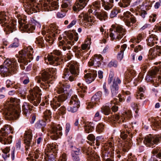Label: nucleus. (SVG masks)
Instances as JSON below:
<instances>
[{
    "label": "nucleus",
    "instance_id": "nucleus-1",
    "mask_svg": "<svg viewBox=\"0 0 161 161\" xmlns=\"http://www.w3.org/2000/svg\"><path fill=\"white\" fill-rule=\"evenodd\" d=\"M26 10L30 11L31 13L40 11V8H43L45 11H49L57 9L58 8V3L56 1H53L51 3V6L48 3H44L42 4L36 3L35 0H27L24 4Z\"/></svg>",
    "mask_w": 161,
    "mask_h": 161
},
{
    "label": "nucleus",
    "instance_id": "nucleus-2",
    "mask_svg": "<svg viewBox=\"0 0 161 161\" xmlns=\"http://www.w3.org/2000/svg\"><path fill=\"white\" fill-rule=\"evenodd\" d=\"M16 99L11 98L9 101H8L2 109L1 112H3L5 114V118L8 120L17 119L20 115L21 112L20 107L18 104H15Z\"/></svg>",
    "mask_w": 161,
    "mask_h": 161
},
{
    "label": "nucleus",
    "instance_id": "nucleus-3",
    "mask_svg": "<svg viewBox=\"0 0 161 161\" xmlns=\"http://www.w3.org/2000/svg\"><path fill=\"white\" fill-rule=\"evenodd\" d=\"M34 51L31 46L27 47L24 50H22L19 52V58L18 59V62L21 63L20 66L22 70L25 69L27 71H29L31 69V64L27 65L28 62H30L33 59Z\"/></svg>",
    "mask_w": 161,
    "mask_h": 161
},
{
    "label": "nucleus",
    "instance_id": "nucleus-4",
    "mask_svg": "<svg viewBox=\"0 0 161 161\" xmlns=\"http://www.w3.org/2000/svg\"><path fill=\"white\" fill-rule=\"evenodd\" d=\"M18 64L15 58L7 59L3 65L0 66L1 76L5 77L10 76L17 69Z\"/></svg>",
    "mask_w": 161,
    "mask_h": 161
},
{
    "label": "nucleus",
    "instance_id": "nucleus-5",
    "mask_svg": "<svg viewBox=\"0 0 161 161\" xmlns=\"http://www.w3.org/2000/svg\"><path fill=\"white\" fill-rule=\"evenodd\" d=\"M17 9L15 8V15L18 19V22L19 25V29L21 31L28 33L32 32L35 29V25L40 28L41 26L40 24L36 22H32L31 24H28L26 20V18H24L23 15L21 14L17 10Z\"/></svg>",
    "mask_w": 161,
    "mask_h": 161
},
{
    "label": "nucleus",
    "instance_id": "nucleus-6",
    "mask_svg": "<svg viewBox=\"0 0 161 161\" xmlns=\"http://www.w3.org/2000/svg\"><path fill=\"white\" fill-rule=\"evenodd\" d=\"M67 66L68 68H65L64 71L62 78L65 80H69L70 81H74L78 74L76 69H78V64L75 61H71L69 63Z\"/></svg>",
    "mask_w": 161,
    "mask_h": 161
},
{
    "label": "nucleus",
    "instance_id": "nucleus-7",
    "mask_svg": "<svg viewBox=\"0 0 161 161\" xmlns=\"http://www.w3.org/2000/svg\"><path fill=\"white\" fill-rule=\"evenodd\" d=\"M114 142H109L104 145L102 148V157L105 161H114Z\"/></svg>",
    "mask_w": 161,
    "mask_h": 161
},
{
    "label": "nucleus",
    "instance_id": "nucleus-8",
    "mask_svg": "<svg viewBox=\"0 0 161 161\" xmlns=\"http://www.w3.org/2000/svg\"><path fill=\"white\" fill-rule=\"evenodd\" d=\"M9 17L7 16L6 12H1L0 13V24L3 27H4V31L6 34H8L13 32L16 30V21L15 22L13 21L9 25H8L9 22Z\"/></svg>",
    "mask_w": 161,
    "mask_h": 161
},
{
    "label": "nucleus",
    "instance_id": "nucleus-9",
    "mask_svg": "<svg viewBox=\"0 0 161 161\" xmlns=\"http://www.w3.org/2000/svg\"><path fill=\"white\" fill-rule=\"evenodd\" d=\"M40 74L41 75L39 76L36 77V80L38 83H40L41 80L44 82L45 83H41V87L47 90L50 86V84L53 83V75H51L48 72L45 70H42Z\"/></svg>",
    "mask_w": 161,
    "mask_h": 161
},
{
    "label": "nucleus",
    "instance_id": "nucleus-10",
    "mask_svg": "<svg viewBox=\"0 0 161 161\" xmlns=\"http://www.w3.org/2000/svg\"><path fill=\"white\" fill-rule=\"evenodd\" d=\"M31 91L32 93L27 96L28 99L34 105L37 106L41 101V90L38 87L36 86L34 87Z\"/></svg>",
    "mask_w": 161,
    "mask_h": 161
},
{
    "label": "nucleus",
    "instance_id": "nucleus-11",
    "mask_svg": "<svg viewBox=\"0 0 161 161\" xmlns=\"http://www.w3.org/2000/svg\"><path fill=\"white\" fill-rule=\"evenodd\" d=\"M71 90L70 86L69 85H64L60 83L54 90V93L60 94L61 97H64L65 99L67 98V96L69 94Z\"/></svg>",
    "mask_w": 161,
    "mask_h": 161
},
{
    "label": "nucleus",
    "instance_id": "nucleus-12",
    "mask_svg": "<svg viewBox=\"0 0 161 161\" xmlns=\"http://www.w3.org/2000/svg\"><path fill=\"white\" fill-rule=\"evenodd\" d=\"M110 36L113 40H120L126 34V30L120 25H118L114 30L112 28L109 30Z\"/></svg>",
    "mask_w": 161,
    "mask_h": 161
},
{
    "label": "nucleus",
    "instance_id": "nucleus-13",
    "mask_svg": "<svg viewBox=\"0 0 161 161\" xmlns=\"http://www.w3.org/2000/svg\"><path fill=\"white\" fill-rule=\"evenodd\" d=\"M161 137L159 136H152L150 134L149 136H146L143 141V142L147 147L153 148L154 144H157L161 140Z\"/></svg>",
    "mask_w": 161,
    "mask_h": 161
},
{
    "label": "nucleus",
    "instance_id": "nucleus-14",
    "mask_svg": "<svg viewBox=\"0 0 161 161\" xmlns=\"http://www.w3.org/2000/svg\"><path fill=\"white\" fill-rule=\"evenodd\" d=\"M80 102L78 101L76 95L71 97L69 102V106L67 108L69 111L75 112L80 107Z\"/></svg>",
    "mask_w": 161,
    "mask_h": 161
},
{
    "label": "nucleus",
    "instance_id": "nucleus-15",
    "mask_svg": "<svg viewBox=\"0 0 161 161\" xmlns=\"http://www.w3.org/2000/svg\"><path fill=\"white\" fill-rule=\"evenodd\" d=\"M62 127L59 124L53 127L50 133V137L53 140H56L62 135Z\"/></svg>",
    "mask_w": 161,
    "mask_h": 161
},
{
    "label": "nucleus",
    "instance_id": "nucleus-16",
    "mask_svg": "<svg viewBox=\"0 0 161 161\" xmlns=\"http://www.w3.org/2000/svg\"><path fill=\"white\" fill-rule=\"evenodd\" d=\"M79 18H83L82 23L85 27H88L92 25L94 21H93V18L90 16H89L87 14L81 13L79 16Z\"/></svg>",
    "mask_w": 161,
    "mask_h": 161
},
{
    "label": "nucleus",
    "instance_id": "nucleus-17",
    "mask_svg": "<svg viewBox=\"0 0 161 161\" xmlns=\"http://www.w3.org/2000/svg\"><path fill=\"white\" fill-rule=\"evenodd\" d=\"M161 55V46H156V47L151 48L149 51L148 58L150 60L155 58L157 56Z\"/></svg>",
    "mask_w": 161,
    "mask_h": 161
},
{
    "label": "nucleus",
    "instance_id": "nucleus-18",
    "mask_svg": "<svg viewBox=\"0 0 161 161\" xmlns=\"http://www.w3.org/2000/svg\"><path fill=\"white\" fill-rule=\"evenodd\" d=\"M53 54L58 56H60L61 54V52L59 50H55L53 51L52 54L49 55L47 56L48 60L50 64H55V65L58 64V62L59 60V58L58 57H54Z\"/></svg>",
    "mask_w": 161,
    "mask_h": 161
},
{
    "label": "nucleus",
    "instance_id": "nucleus-19",
    "mask_svg": "<svg viewBox=\"0 0 161 161\" xmlns=\"http://www.w3.org/2000/svg\"><path fill=\"white\" fill-rule=\"evenodd\" d=\"M103 59V58L101 55L95 54L94 58L89 62L88 65L90 66L94 65L95 67H99L101 65Z\"/></svg>",
    "mask_w": 161,
    "mask_h": 161
},
{
    "label": "nucleus",
    "instance_id": "nucleus-20",
    "mask_svg": "<svg viewBox=\"0 0 161 161\" xmlns=\"http://www.w3.org/2000/svg\"><path fill=\"white\" fill-rule=\"evenodd\" d=\"M65 100L64 97H61V96H58V97L55 96L53 100L51 101V106L53 109L55 110L61 106V103Z\"/></svg>",
    "mask_w": 161,
    "mask_h": 161
},
{
    "label": "nucleus",
    "instance_id": "nucleus-21",
    "mask_svg": "<svg viewBox=\"0 0 161 161\" xmlns=\"http://www.w3.org/2000/svg\"><path fill=\"white\" fill-rule=\"evenodd\" d=\"M102 95V92L101 91L96 93L92 97L91 102L88 103L87 108L88 109L93 108L95 105L97 104L100 101Z\"/></svg>",
    "mask_w": 161,
    "mask_h": 161
},
{
    "label": "nucleus",
    "instance_id": "nucleus-22",
    "mask_svg": "<svg viewBox=\"0 0 161 161\" xmlns=\"http://www.w3.org/2000/svg\"><path fill=\"white\" fill-rule=\"evenodd\" d=\"M32 131L29 130L25 131L24 136V143L25 144V149L27 151L29 149L32 144Z\"/></svg>",
    "mask_w": 161,
    "mask_h": 161
},
{
    "label": "nucleus",
    "instance_id": "nucleus-23",
    "mask_svg": "<svg viewBox=\"0 0 161 161\" xmlns=\"http://www.w3.org/2000/svg\"><path fill=\"white\" fill-rule=\"evenodd\" d=\"M89 0H78L76 2L75 5L73 7V10L75 11H77L82 9L86 6Z\"/></svg>",
    "mask_w": 161,
    "mask_h": 161
},
{
    "label": "nucleus",
    "instance_id": "nucleus-24",
    "mask_svg": "<svg viewBox=\"0 0 161 161\" xmlns=\"http://www.w3.org/2000/svg\"><path fill=\"white\" fill-rule=\"evenodd\" d=\"M12 128L10 125H5L0 130V135L3 136H6L8 134L11 133H13Z\"/></svg>",
    "mask_w": 161,
    "mask_h": 161
},
{
    "label": "nucleus",
    "instance_id": "nucleus-25",
    "mask_svg": "<svg viewBox=\"0 0 161 161\" xmlns=\"http://www.w3.org/2000/svg\"><path fill=\"white\" fill-rule=\"evenodd\" d=\"M158 40L157 36L155 35L152 34L147 37L146 40L147 45L150 47L153 46L155 43H157Z\"/></svg>",
    "mask_w": 161,
    "mask_h": 161
},
{
    "label": "nucleus",
    "instance_id": "nucleus-26",
    "mask_svg": "<svg viewBox=\"0 0 161 161\" xmlns=\"http://www.w3.org/2000/svg\"><path fill=\"white\" fill-rule=\"evenodd\" d=\"M94 14L100 20H105L107 17V13L104 11L100 12V11H97V10H96L94 11Z\"/></svg>",
    "mask_w": 161,
    "mask_h": 161
},
{
    "label": "nucleus",
    "instance_id": "nucleus-27",
    "mask_svg": "<svg viewBox=\"0 0 161 161\" xmlns=\"http://www.w3.org/2000/svg\"><path fill=\"white\" fill-rule=\"evenodd\" d=\"M81 154L80 149L76 148L75 150H73L71 153V156L73 161H80V159L79 155Z\"/></svg>",
    "mask_w": 161,
    "mask_h": 161
},
{
    "label": "nucleus",
    "instance_id": "nucleus-28",
    "mask_svg": "<svg viewBox=\"0 0 161 161\" xmlns=\"http://www.w3.org/2000/svg\"><path fill=\"white\" fill-rule=\"evenodd\" d=\"M97 76L96 72L93 74L87 73L84 77L87 83L89 84L95 80V78Z\"/></svg>",
    "mask_w": 161,
    "mask_h": 161
},
{
    "label": "nucleus",
    "instance_id": "nucleus-29",
    "mask_svg": "<svg viewBox=\"0 0 161 161\" xmlns=\"http://www.w3.org/2000/svg\"><path fill=\"white\" fill-rule=\"evenodd\" d=\"M153 78L152 77L147 75L146 77V80L147 82H150L153 83V85L155 87L158 86L160 84H161V77L160 76H158V77L155 83L154 82Z\"/></svg>",
    "mask_w": 161,
    "mask_h": 161
},
{
    "label": "nucleus",
    "instance_id": "nucleus-30",
    "mask_svg": "<svg viewBox=\"0 0 161 161\" xmlns=\"http://www.w3.org/2000/svg\"><path fill=\"white\" fill-rule=\"evenodd\" d=\"M47 32L51 35L53 37L56 36V34L58 33L57 26L54 24L51 25L48 28Z\"/></svg>",
    "mask_w": 161,
    "mask_h": 161
},
{
    "label": "nucleus",
    "instance_id": "nucleus-31",
    "mask_svg": "<svg viewBox=\"0 0 161 161\" xmlns=\"http://www.w3.org/2000/svg\"><path fill=\"white\" fill-rule=\"evenodd\" d=\"M102 5L106 10H109L113 7V0H102Z\"/></svg>",
    "mask_w": 161,
    "mask_h": 161
},
{
    "label": "nucleus",
    "instance_id": "nucleus-32",
    "mask_svg": "<svg viewBox=\"0 0 161 161\" xmlns=\"http://www.w3.org/2000/svg\"><path fill=\"white\" fill-rule=\"evenodd\" d=\"M32 106L28 103L25 102L22 106V110L25 114H26L29 111L32 110Z\"/></svg>",
    "mask_w": 161,
    "mask_h": 161
},
{
    "label": "nucleus",
    "instance_id": "nucleus-33",
    "mask_svg": "<svg viewBox=\"0 0 161 161\" xmlns=\"http://www.w3.org/2000/svg\"><path fill=\"white\" fill-rule=\"evenodd\" d=\"M83 124H85L84 126L85 131L86 133H88L91 132L94 129L92 123H85L84 121L83 122Z\"/></svg>",
    "mask_w": 161,
    "mask_h": 161
},
{
    "label": "nucleus",
    "instance_id": "nucleus-34",
    "mask_svg": "<svg viewBox=\"0 0 161 161\" xmlns=\"http://www.w3.org/2000/svg\"><path fill=\"white\" fill-rule=\"evenodd\" d=\"M118 89L119 86L118 85L115 83V82H114L111 87V92L113 96L117 94L118 93Z\"/></svg>",
    "mask_w": 161,
    "mask_h": 161
},
{
    "label": "nucleus",
    "instance_id": "nucleus-35",
    "mask_svg": "<svg viewBox=\"0 0 161 161\" xmlns=\"http://www.w3.org/2000/svg\"><path fill=\"white\" fill-rule=\"evenodd\" d=\"M51 112L50 110H46L44 112V118L47 122L50 121L51 118Z\"/></svg>",
    "mask_w": 161,
    "mask_h": 161
},
{
    "label": "nucleus",
    "instance_id": "nucleus-36",
    "mask_svg": "<svg viewBox=\"0 0 161 161\" xmlns=\"http://www.w3.org/2000/svg\"><path fill=\"white\" fill-rule=\"evenodd\" d=\"M110 106L109 104H108V105H106L103 106L101 108V111L104 114L106 115H108L110 112Z\"/></svg>",
    "mask_w": 161,
    "mask_h": 161
},
{
    "label": "nucleus",
    "instance_id": "nucleus-37",
    "mask_svg": "<svg viewBox=\"0 0 161 161\" xmlns=\"http://www.w3.org/2000/svg\"><path fill=\"white\" fill-rule=\"evenodd\" d=\"M35 42L41 47H43L45 45V43L43 37L40 36L36 38Z\"/></svg>",
    "mask_w": 161,
    "mask_h": 161
},
{
    "label": "nucleus",
    "instance_id": "nucleus-38",
    "mask_svg": "<svg viewBox=\"0 0 161 161\" xmlns=\"http://www.w3.org/2000/svg\"><path fill=\"white\" fill-rule=\"evenodd\" d=\"M34 153L32 154H29V156L31 157H33L34 156V158L36 159H37L40 156V158H42L43 154L42 153H41L40 151L38 149H36L34 152Z\"/></svg>",
    "mask_w": 161,
    "mask_h": 161
},
{
    "label": "nucleus",
    "instance_id": "nucleus-39",
    "mask_svg": "<svg viewBox=\"0 0 161 161\" xmlns=\"http://www.w3.org/2000/svg\"><path fill=\"white\" fill-rule=\"evenodd\" d=\"M10 150V149L9 147H8L2 150L3 152L2 157L5 160L9 157L10 154L8 153Z\"/></svg>",
    "mask_w": 161,
    "mask_h": 161
},
{
    "label": "nucleus",
    "instance_id": "nucleus-40",
    "mask_svg": "<svg viewBox=\"0 0 161 161\" xmlns=\"http://www.w3.org/2000/svg\"><path fill=\"white\" fill-rule=\"evenodd\" d=\"M131 0H122V2L119 3V6L121 7L126 8L130 5Z\"/></svg>",
    "mask_w": 161,
    "mask_h": 161
},
{
    "label": "nucleus",
    "instance_id": "nucleus-41",
    "mask_svg": "<svg viewBox=\"0 0 161 161\" xmlns=\"http://www.w3.org/2000/svg\"><path fill=\"white\" fill-rule=\"evenodd\" d=\"M142 36L141 34H139L137 36V37H133L130 40V41L133 43H139L142 39Z\"/></svg>",
    "mask_w": 161,
    "mask_h": 161
},
{
    "label": "nucleus",
    "instance_id": "nucleus-42",
    "mask_svg": "<svg viewBox=\"0 0 161 161\" xmlns=\"http://www.w3.org/2000/svg\"><path fill=\"white\" fill-rule=\"evenodd\" d=\"M131 143L128 142H126L124 144L122 145V150L124 152H125L127 151L130 147L131 146Z\"/></svg>",
    "mask_w": 161,
    "mask_h": 161
},
{
    "label": "nucleus",
    "instance_id": "nucleus-43",
    "mask_svg": "<svg viewBox=\"0 0 161 161\" xmlns=\"http://www.w3.org/2000/svg\"><path fill=\"white\" fill-rule=\"evenodd\" d=\"M100 3L99 1H95L93 3L92 6V9H93L94 11L97 10V11H100Z\"/></svg>",
    "mask_w": 161,
    "mask_h": 161
},
{
    "label": "nucleus",
    "instance_id": "nucleus-44",
    "mask_svg": "<svg viewBox=\"0 0 161 161\" xmlns=\"http://www.w3.org/2000/svg\"><path fill=\"white\" fill-rule=\"evenodd\" d=\"M46 122L43 120L38 121L35 124L36 127L37 128H43L46 125Z\"/></svg>",
    "mask_w": 161,
    "mask_h": 161
},
{
    "label": "nucleus",
    "instance_id": "nucleus-45",
    "mask_svg": "<svg viewBox=\"0 0 161 161\" xmlns=\"http://www.w3.org/2000/svg\"><path fill=\"white\" fill-rule=\"evenodd\" d=\"M152 153L153 154H157V157L161 159V149L160 148H156L153 149Z\"/></svg>",
    "mask_w": 161,
    "mask_h": 161
},
{
    "label": "nucleus",
    "instance_id": "nucleus-46",
    "mask_svg": "<svg viewBox=\"0 0 161 161\" xmlns=\"http://www.w3.org/2000/svg\"><path fill=\"white\" fill-rule=\"evenodd\" d=\"M19 46V40L18 39L15 38L12 43L9 46V47L12 48H16Z\"/></svg>",
    "mask_w": 161,
    "mask_h": 161
},
{
    "label": "nucleus",
    "instance_id": "nucleus-47",
    "mask_svg": "<svg viewBox=\"0 0 161 161\" xmlns=\"http://www.w3.org/2000/svg\"><path fill=\"white\" fill-rule=\"evenodd\" d=\"M104 125L102 123H99L96 128V131L99 133L102 132L104 129Z\"/></svg>",
    "mask_w": 161,
    "mask_h": 161
},
{
    "label": "nucleus",
    "instance_id": "nucleus-48",
    "mask_svg": "<svg viewBox=\"0 0 161 161\" xmlns=\"http://www.w3.org/2000/svg\"><path fill=\"white\" fill-rule=\"evenodd\" d=\"M74 44V41H68L67 42L66 46H64L63 47V49L64 51L66 50L67 49L68 50H69L71 48V46H73Z\"/></svg>",
    "mask_w": 161,
    "mask_h": 161
},
{
    "label": "nucleus",
    "instance_id": "nucleus-49",
    "mask_svg": "<svg viewBox=\"0 0 161 161\" xmlns=\"http://www.w3.org/2000/svg\"><path fill=\"white\" fill-rule=\"evenodd\" d=\"M159 69L157 67H155L154 69L151 70L148 74V75H150L153 78H154L157 73L159 71Z\"/></svg>",
    "mask_w": 161,
    "mask_h": 161
},
{
    "label": "nucleus",
    "instance_id": "nucleus-50",
    "mask_svg": "<svg viewBox=\"0 0 161 161\" xmlns=\"http://www.w3.org/2000/svg\"><path fill=\"white\" fill-rule=\"evenodd\" d=\"M68 10L66 9H63L60 12L58 13L57 16L58 18H62L64 17L66 15V13Z\"/></svg>",
    "mask_w": 161,
    "mask_h": 161
},
{
    "label": "nucleus",
    "instance_id": "nucleus-51",
    "mask_svg": "<svg viewBox=\"0 0 161 161\" xmlns=\"http://www.w3.org/2000/svg\"><path fill=\"white\" fill-rule=\"evenodd\" d=\"M120 12V10L119 9L116 8L113 10L110 14V17L111 18H114L116 16L118 13Z\"/></svg>",
    "mask_w": 161,
    "mask_h": 161
},
{
    "label": "nucleus",
    "instance_id": "nucleus-52",
    "mask_svg": "<svg viewBox=\"0 0 161 161\" xmlns=\"http://www.w3.org/2000/svg\"><path fill=\"white\" fill-rule=\"evenodd\" d=\"M115 102H114V101H111L110 107H111V109L113 112H116L118 110V107L116 106L115 104Z\"/></svg>",
    "mask_w": 161,
    "mask_h": 161
},
{
    "label": "nucleus",
    "instance_id": "nucleus-53",
    "mask_svg": "<svg viewBox=\"0 0 161 161\" xmlns=\"http://www.w3.org/2000/svg\"><path fill=\"white\" fill-rule=\"evenodd\" d=\"M5 136V138L3 141L4 144H7L10 143L12 141V136H9L8 137H6Z\"/></svg>",
    "mask_w": 161,
    "mask_h": 161
},
{
    "label": "nucleus",
    "instance_id": "nucleus-54",
    "mask_svg": "<svg viewBox=\"0 0 161 161\" xmlns=\"http://www.w3.org/2000/svg\"><path fill=\"white\" fill-rule=\"evenodd\" d=\"M114 73L112 71H111L110 72L108 83L109 84H111L112 82L114 80Z\"/></svg>",
    "mask_w": 161,
    "mask_h": 161
},
{
    "label": "nucleus",
    "instance_id": "nucleus-55",
    "mask_svg": "<svg viewBox=\"0 0 161 161\" xmlns=\"http://www.w3.org/2000/svg\"><path fill=\"white\" fill-rule=\"evenodd\" d=\"M66 108L64 106H61L60 108L58 109V113L59 114L64 115L65 114Z\"/></svg>",
    "mask_w": 161,
    "mask_h": 161
},
{
    "label": "nucleus",
    "instance_id": "nucleus-56",
    "mask_svg": "<svg viewBox=\"0 0 161 161\" xmlns=\"http://www.w3.org/2000/svg\"><path fill=\"white\" fill-rule=\"evenodd\" d=\"M85 53V51L84 50L80 49L77 51L76 55L77 58H80V56L83 57L84 56V54Z\"/></svg>",
    "mask_w": 161,
    "mask_h": 161
},
{
    "label": "nucleus",
    "instance_id": "nucleus-57",
    "mask_svg": "<svg viewBox=\"0 0 161 161\" xmlns=\"http://www.w3.org/2000/svg\"><path fill=\"white\" fill-rule=\"evenodd\" d=\"M49 151L54 152L57 150L56 147L54 144H48L47 146Z\"/></svg>",
    "mask_w": 161,
    "mask_h": 161
},
{
    "label": "nucleus",
    "instance_id": "nucleus-58",
    "mask_svg": "<svg viewBox=\"0 0 161 161\" xmlns=\"http://www.w3.org/2000/svg\"><path fill=\"white\" fill-rule=\"evenodd\" d=\"M51 36V35L50 36H48L46 38H45L44 39L47 42L50 44H52L54 41V39L53 37Z\"/></svg>",
    "mask_w": 161,
    "mask_h": 161
},
{
    "label": "nucleus",
    "instance_id": "nucleus-59",
    "mask_svg": "<svg viewBox=\"0 0 161 161\" xmlns=\"http://www.w3.org/2000/svg\"><path fill=\"white\" fill-rule=\"evenodd\" d=\"M108 66L109 67H116L117 66V62L116 61L112 60L108 64Z\"/></svg>",
    "mask_w": 161,
    "mask_h": 161
},
{
    "label": "nucleus",
    "instance_id": "nucleus-60",
    "mask_svg": "<svg viewBox=\"0 0 161 161\" xmlns=\"http://www.w3.org/2000/svg\"><path fill=\"white\" fill-rule=\"evenodd\" d=\"M101 118V116L100 115V113L99 112H97L95 114L94 118V120L95 121H98L100 120Z\"/></svg>",
    "mask_w": 161,
    "mask_h": 161
},
{
    "label": "nucleus",
    "instance_id": "nucleus-61",
    "mask_svg": "<svg viewBox=\"0 0 161 161\" xmlns=\"http://www.w3.org/2000/svg\"><path fill=\"white\" fill-rule=\"evenodd\" d=\"M120 118L119 117V115L117 114H116L114 115H113L111 118V119L114 121H118L119 123L121 121L120 119Z\"/></svg>",
    "mask_w": 161,
    "mask_h": 161
},
{
    "label": "nucleus",
    "instance_id": "nucleus-62",
    "mask_svg": "<svg viewBox=\"0 0 161 161\" xmlns=\"http://www.w3.org/2000/svg\"><path fill=\"white\" fill-rule=\"evenodd\" d=\"M157 15L155 14H153L149 17V21L150 22H154L156 18Z\"/></svg>",
    "mask_w": 161,
    "mask_h": 161
},
{
    "label": "nucleus",
    "instance_id": "nucleus-63",
    "mask_svg": "<svg viewBox=\"0 0 161 161\" xmlns=\"http://www.w3.org/2000/svg\"><path fill=\"white\" fill-rule=\"evenodd\" d=\"M103 89L104 91V94L105 96H107L109 93L108 90L106 86V84L104 83L103 85Z\"/></svg>",
    "mask_w": 161,
    "mask_h": 161
},
{
    "label": "nucleus",
    "instance_id": "nucleus-64",
    "mask_svg": "<svg viewBox=\"0 0 161 161\" xmlns=\"http://www.w3.org/2000/svg\"><path fill=\"white\" fill-rule=\"evenodd\" d=\"M67 159L66 154L64 153L60 157L58 161H66Z\"/></svg>",
    "mask_w": 161,
    "mask_h": 161
}]
</instances>
